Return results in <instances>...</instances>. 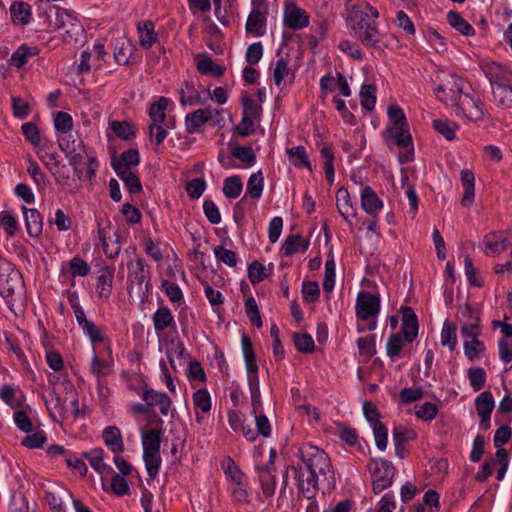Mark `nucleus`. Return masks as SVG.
<instances>
[{
    "label": "nucleus",
    "instance_id": "obj_1",
    "mask_svg": "<svg viewBox=\"0 0 512 512\" xmlns=\"http://www.w3.org/2000/svg\"><path fill=\"white\" fill-rule=\"evenodd\" d=\"M302 464L293 467L299 492L312 499L322 484L327 489L335 486V475L328 455L316 446L305 444L299 448Z\"/></svg>",
    "mask_w": 512,
    "mask_h": 512
},
{
    "label": "nucleus",
    "instance_id": "obj_2",
    "mask_svg": "<svg viewBox=\"0 0 512 512\" xmlns=\"http://www.w3.org/2000/svg\"><path fill=\"white\" fill-rule=\"evenodd\" d=\"M46 13L49 30L59 31L65 42H77L82 26L74 14L56 5L49 6Z\"/></svg>",
    "mask_w": 512,
    "mask_h": 512
},
{
    "label": "nucleus",
    "instance_id": "obj_3",
    "mask_svg": "<svg viewBox=\"0 0 512 512\" xmlns=\"http://www.w3.org/2000/svg\"><path fill=\"white\" fill-rule=\"evenodd\" d=\"M368 469L373 477L374 493H381L392 484L395 469L390 462L371 459L368 463Z\"/></svg>",
    "mask_w": 512,
    "mask_h": 512
},
{
    "label": "nucleus",
    "instance_id": "obj_4",
    "mask_svg": "<svg viewBox=\"0 0 512 512\" xmlns=\"http://www.w3.org/2000/svg\"><path fill=\"white\" fill-rule=\"evenodd\" d=\"M355 309L359 319L369 320L378 315L380 311V300L374 294L360 292L357 295Z\"/></svg>",
    "mask_w": 512,
    "mask_h": 512
},
{
    "label": "nucleus",
    "instance_id": "obj_5",
    "mask_svg": "<svg viewBox=\"0 0 512 512\" xmlns=\"http://www.w3.org/2000/svg\"><path fill=\"white\" fill-rule=\"evenodd\" d=\"M482 334V327L461 332L463 338V346L465 356L470 360L474 361L479 358L486 350V346L483 341L479 339Z\"/></svg>",
    "mask_w": 512,
    "mask_h": 512
},
{
    "label": "nucleus",
    "instance_id": "obj_6",
    "mask_svg": "<svg viewBox=\"0 0 512 512\" xmlns=\"http://www.w3.org/2000/svg\"><path fill=\"white\" fill-rule=\"evenodd\" d=\"M357 27L354 26L355 34L363 45L372 47L380 42L379 32L375 25L366 22L363 13H356L354 16Z\"/></svg>",
    "mask_w": 512,
    "mask_h": 512
},
{
    "label": "nucleus",
    "instance_id": "obj_7",
    "mask_svg": "<svg viewBox=\"0 0 512 512\" xmlns=\"http://www.w3.org/2000/svg\"><path fill=\"white\" fill-rule=\"evenodd\" d=\"M59 146L66 156L70 158V164L77 170V166L82 162V154L84 153L82 140L77 135L69 134L67 137L59 139Z\"/></svg>",
    "mask_w": 512,
    "mask_h": 512
},
{
    "label": "nucleus",
    "instance_id": "obj_8",
    "mask_svg": "<svg viewBox=\"0 0 512 512\" xmlns=\"http://www.w3.org/2000/svg\"><path fill=\"white\" fill-rule=\"evenodd\" d=\"M459 107L463 114L471 121H480L486 115L484 102L469 94L459 95Z\"/></svg>",
    "mask_w": 512,
    "mask_h": 512
},
{
    "label": "nucleus",
    "instance_id": "obj_9",
    "mask_svg": "<svg viewBox=\"0 0 512 512\" xmlns=\"http://www.w3.org/2000/svg\"><path fill=\"white\" fill-rule=\"evenodd\" d=\"M495 406V401L490 391L481 392L475 399V408L480 417L479 426L481 429L490 428V417Z\"/></svg>",
    "mask_w": 512,
    "mask_h": 512
},
{
    "label": "nucleus",
    "instance_id": "obj_10",
    "mask_svg": "<svg viewBox=\"0 0 512 512\" xmlns=\"http://www.w3.org/2000/svg\"><path fill=\"white\" fill-rule=\"evenodd\" d=\"M284 24L292 30H300L309 25V16L302 8L289 3L284 9Z\"/></svg>",
    "mask_w": 512,
    "mask_h": 512
},
{
    "label": "nucleus",
    "instance_id": "obj_11",
    "mask_svg": "<svg viewBox=\"0 0 512 512\" xmlns=\"http://www.w3.org/2000/svg\"><path fill=\"white\" fill-rule=\"evenodd\" d=\"M266 31V12L261 4H255L246 22V32L254 36H263Z\"/></svg>",
    "mask_w": 512,
    "mask_h": 512
},
{
    "label": "nucleus",
    "instance_id": "obj_12",
    "mask_svg": "<svg viewBox=\"0 0 512 512\" xmlns=\"http://www.w3.org/2000/svg\"><path fill=\"white\" fill-rule=\"evenodd\" d=\"M484 244L487 249L486 255H498L512 245V237L504 232H491L485 236Z\"/></svg>",
    "mask_w": 512,
    "mask_h": 512
},
{
    "label": "nucleus",
    "instance_id": "obj_13",
    "mask_svg": "<svg viewBox=\"0 0 512 512\" xmlns=\"http://www.w3.org/2000/svg\"><path fill=\"white\" fill-rule=\"evenodd\" d=\"M480 68L489 80L491 88L508 82L509 72L501 64L493 61H482Z\"/></svg>",
    "mask_w": 512,
    "mask_h": 512
},
{
    "label": "nucleus",
    "instance_id": "obj_14",
    "mask_svg": "<svg viewBox=\"0 0 512 512\" xmlns=\"http://www.w3.org/2000/svg\"><path fill=\"white\" fill-rule=\"evenodd\" d=\"M213 111L211 108L197 109L185 117V127L189 134L199 132L202 127L212 119Z\"/></svg>",
    "mask_w": 512,
    "mask_h": 512
},
{
    "label": "nucleus",
    "instance_id": "obj_15",
    "mask_svg": "<svg viewBox=\"0 0 512 512\" xmlns=\"http://www.w3.org/2000/svg\"><path fill=\"white\" fill-rule=\"evenodd\" d=\"M458 321L460 322V332L482 327L479 313L469 304L460 307Z\"/></svg>",
    "mask_w": 512,
    "mask_h": 512
},
{
    "label": "nucleus",
    "instance_id": "obj_16",
    "mask_svg": "<svg viewBox=\"0 0 512 512\" xmlns=\"http://www.w3.org/2000/svg\"><path fill=\"white\" fill-rule=\"evenodd\" d=\"M401 331L408 342H412L418 335V321L411 307L402 308Z\"/></svg>",
    "mask_w": 512,
    "mask_h": 512
},
{
    "label": "nucleus",
    "instance_id": "obj_17",
    "mask_svg": "<svg viewBox=\"0 0 512 512\" xmlns=\"http://www.w3.org/2000/svg\"><path fill=\"white\" fill-rule=\"evenodd\" d=\"M228 422L230 427L235 431H241L243 436L249 441H255L258 433L252 428L251 424H246L243 416L236 411H229Z\"/></svg>",
    "mask_w": 512,
    "mask_h": 512
},
{
    "label": "nucleus",
    "instance_id": "obj_18",
    "mask_svg": "<svg viewBox=\"0 0 512 512\" xmlns=\"http://www.w3.org/2000/svg\"><path fill=\"white\" fill-rule=\"evenodd\" d=\"M142 398L147 406H158L161 414L168 415L172 402L167 394L147 389L143 392Z\"/></svg>",
    "mask_w": 512,
    "mask_h": 512
},
{
    "label": "nucleus",
    "instance_id": "obj_19",
    "mask_svg": "<svg viewBox=\"0 0 512 512\" xmlns=\"http://www.w3.org/2000/svg\"><path fill=\"white\" fill-rule=\"evenodd\" d=\"M114 277V270L108 266L99 269L97 277L96 290L97 294L102 299H108L112 292V283Z\"/></svg>",
    "mask_w": 512,
    "mask_h": 512
},
{
    "label": "nucleus",
    "instance_id": "obj_20",
    "mask_svg": "<svg viewBox=\"0 0 512 512\" xmlns=\"http://www.w3.org/2000/svg\"><path fill=\"white\" fill-rule=\"evenodd\" d=\"M23 214L27 233L32 237H38L43 230V220L40 212L37 209H30L23 207Z\"/></svg>",
    "mask_w": 512,
    "mask_h": 512
},
{
    "label": "nucleus",
    "instance_id": "obj_21",
    "mask_svg": "<svg viewBox=\"0 0 512 512\" xmlns=\"http://www.w3.org/2000/svg\"><path fill=\"white\" fill-rule=\"evenodd\" d=\"M361 207L369 215H376L383 207L382 200L370 186H365L361 192Z\"/></svg>",
    "mask_w": 512,
    "mask_h": 512
},
{
    "label": "nucleus",
    "instance_id": "obj_22",
    "mask_svg": "<svg viewBox=\"0 0 512 512\" xmlns=\"http://www.w3.org/2000/svg\"><path fill=\"white\" fill-rule=\"evenodd\" d=\"M192 401L194 405V410L196 414V418L198 421H201L200 412L203 414H208L212 408V400L210 393L207 389H198L192 395Z\"/></svg>",
    "mask_w": 512,
    "mask_h": 512
},
{
    "label": "nucleus",
    "instance_id": "obj_23",
    "mask_svg": "<svg viewBox=\"0 0 512 512\" xmlns=\"http://www.w3.org/2000/svg\"><path fill=\"white\" fill-rule=\"evenodd\" d=\"M103 441L105 445L114 453H121L124 451V443L122 440L120 430L115 426H108L104 429Z\"/></svg>",
    "mask_w": 512,
    "mask_h": 512
},
{
    "label": "nucleus",
    "instance_id": "obj_24",
    "mask_svg": "<svg viewBox=\"0 0 512 512\" xmlns=\"http://www.w3.org/2000/svg\"><path fill=\"white\" fill-rule=\"evenodd\" d=\"M461 182L464 187V195L461 203L463 206H469L473 203L475 197V177L470 169H463L460 173Z\"/></svg>",
    "mask_w": 512,
    "mask_h": 512
},
{
    "label": "nucleus",
    "instance_id": "obj_25",
    "mask_svg": "<svg viewBox=\"0 0 512 512\" xmlns=\"http://www.w3.org/2000/svg\"><path fill=\"white\" fill-rule=\"evenodd\" d=\"M35 148L37 156L49 171L59 164V155L57 152L51 150V144L48 141H43V143Z\"/></svg>",
    "mask_w": 512,
    "mask_h": 512
},
{
    "label": "nucleus",
    "instance_id": "obj_26",
    "mask_svg": "<svg viewBox=\"0 0 512 512\" xmlns=\"http://www.w3.org/2000/svg\"><path fill=\"white\" fill-rule=\"evenodd\" d=\"M336 205L339 213L346 221L349 222V217L356 215L350 194L346 188L338 189L336 193Z\"/></svg>",
    "mask_w": 512,
    "mask_h": 512
},
{
    "label": "nucleus",
    "instance_id": "obj_27",
    "mask_svg": "<svg viewBox=\"0 0 512 512\" xmlns=\"http://www.w3.org/2000/svg\"><path fill=\"white\" fill-rule=\"evenodd\" d=\"M494 101L503 109L512 108V85L507 82L492 87Z\"/></svg>",
    "mask_w": 512,
    "mask_h": 512
},
{
    "label": "nucleus",
    "instance_id": "obj_28",
    "mask_svg": "<svg viewBox=\"0 0 512 512\" xmlns=\"http://www.w3.org/2000/svg\"><path fill=\"white\" fill-rule=\"evenodd\" d=\"M162 429H150L142 434L143 453H160Z\"/></svg>",
    "mask_w": 512,
    "mask_h": 512
},
{
    "label": "nucleus",
    "instance_id": "obj_29",
    "mask_svg": "<svg viewBox=\"0 0 512 512\" xmlns=\"http://www.w3.org/2000/svg\"><path fill=\"white\" fill-rule=\"evenodd\" d=\"M84 456L89 461L90 466L99 474L107 476L112 471V468L104 463V451L101 448L93 449L85 453Z\"/></svg>",
    "mask_w": 512,
    "mask_h": 512
},
{
    "label": "nucleus",
    "instance_id": "obj_30",
    "mask_svg": "<svg viewBox=\"0 0 512 512\" xmlns=\"http://www.w3.org/2000/svg\"><path fill=\"white\" fill-rule=\"evenodd\" d=\"M11 19L16 25H27L31 18V7L25 2H14L10 6Z\"/></svg>",
    "mask_w": 512,
    "mask_h": 512
},
{
    "label": "nucleus",
    "instance_id": "obj_31",
    "mask_svg": "<svg viewBox=\"0 0 512 512\" xmlns=\"http://www.w3.org/2000/svg\"><path fill=\"white\" fill-rule=\"evenodd\" d=\"M387 132L398 147L412 149V137L407 126H389Z\"/></svg>",
    "mask_w": 512,
    "mask_h": 512
},
{
    "label": "nucleus",
    "instance_id": "obj_32",
    "mask_svg": "<svg viewBox=\"0 0 512 512\" xmlns=\"http://www.w3.org/2000/svg\"><path fill=\"white\" fill-rule=\"evenodd\" d=\"M140 162V156L137 149H129L124 151L119 159L113 163L115 172H120L121 169L132 170Z\"/></svg>",
    "mask_w": 512,
    "mask_h": 512
},
{
    "label": "nucleus",
    "instance_id": "obj_33",
    "mask_svg": "<svg viewBox=\"0 0 512 512\" xmlns=\"http://www.w3.org/2000/svg\"><path fill=\"white\" fill-rule=\"evenodd\" d=\"M259 482L265 498L274 495L276 489V476L267 467L259 468Z\"/></svg>",
    "mask_w": 512,
    "mask_h": 512
},
{
    "label": "nucleus",
    "instance_id": "obj_34",
    "mask_svg": "<svg viewBox=\"0 0 512 512\" xmlns=\"http://www.w3.org/2000/svg\"><path fill=\"white\" fill-rule=\"evenodd\" d=\"M139 42L142 48L149 49L157 40V34L154 31V24L151 21H145L138 25Z\"/></svg>",
    "mask_w": 512,
    "mask_h": 512
},
{
    "label": "nucleus",
    "instance_id": "obj_35",
    "mask_svg": "<svg viewBox=\"0 0 512 512\" xmlns=\"http://www.w3.org/2000/svg\"><path fill=\"white\" fill-rule=\"evenodd\" d=\"M201 102L200 93L193 82H184L180 88V103L182 105H196Z\"/></svg>",
    "mask_w": 512,
    "mask_h": 512
},
{
    "label": "nucleus",
    "instance_id": "obj_36",
    "mask_svg": "<svg viewBox=\"0 0 512 512\" xmlns=\"http://www.w3.org/2000/svg\"><path fill=\"white\" fill-rule=\"evenodd\" d=\"M293 79V73L288 67V60L279 58L273 69V80L277 86L285 84L287 80Z\"/></svg>",
    "mask_w": 512,
    "mask_h": 512
},
{
    "label": "nucleus",
    "instance_id": "obj_37",
    "mask_svg": "<svg viewBox=\"0 0 512 512\" xmlns=\"http://www.w3.org/2000/svg\"><path fill=\"white\" fill-rule=\"evenodd\" d=\"M448 23L465 36H472L475 34V29L458 13L450 11L447 14Z\"/></svg>",
    "mask_w": 512,
    "mask_h": 512
},
{
    "label": "nucleus",
    "instance_id": "obj_38",
    "mask_svg": "<svg viewBox=\"0 0 512 512\" xmlns=\"http://www.w3.org/2000/svg\"><path fill=\"white\" fill-rule=\"evenodd\" d=\"M153 323L156 331H163L172 326L175 322L169 308L160 307L153 315Z\"/></svg>",
    "mask_w": 512,
    "mask_h": 512
},
{
    "label": "nucleus",
    "instance_id": "obj_39",
    "mask_svg": "<svg viewBox=\"0 0 512 512\" xmlns=\"http://www.w3.org/2000/svg\"><path fill=\"white\" fill-rule=\"evenodd\" d=\"M169 100L165 97L159 98L156 102L152 103L149 108V117L151 123H165L166 121V109Z\"/></svg>",
    "mask_w": 512,
    "mask_h": 512
},
{
    "label": "nucleus",
    "instance_id": "obj_40",
    "mask_svg": "<svg viewBox=\"0 0 512 512\" xmlns=\"http://www.w3.org/2000/svg\"><path fill=\"white\" fill-rule=\"evenodd\" d=\"M307 248L308 241L304 240L299 234L288 236L282 247L286 256L293 255L298 251H305Z\"/></svg>",
    "mask_w": 512,
    "mask_h": 512
},
{
    "label": "nucleus",
    "instance_id": "obj_41",
    "mask_svg": "<svg viewBox=\"0 0 512 512\" xmlns=\"http://www.w3.org/2000/svg\"><path fill=\"white\" fill-rule=\"evenodd\" d=\"M118 177L124 182L130 193L137 194L142 191V184L139 177L133 170H125L120 168V172H116Z\"/></svg>",
    "mask_w": 512,
    "mask_h": 512
},
{
    "label": "nucleus",
    "instance_id": "obj_42",
    "mask_svg": "<svg viewBox=\"0 0 512 512\" xmlns=\"http://www.w3.org/2000/svg\"><path fill=\"white\" fill-rule=\"evenodd\" d=\"M264 188V177L261 171L250 175L247 183L246 192L253 199H259Z\"/></svg>",
    "mask_w": 512,
    "mask_h": 512
},
{
    "label": "nucleus",
    "instance_id": "obj_43",
    "mask_svg": "<svg viewBox=\"0 0 512 512\" xmlns=\"http://www.w3.org/2000/svg\"><path fill=\"white\" fill-rule=\"evenodd\" d=\"M290 162L295 167H306L311 170L310 161L304 146H296L287 150Z\"/></svg>",
    "mask_w": 512,
    "mask_h": 512
},
{
    "label": "nucleus",
    "instance_id": "obj_44",
    "mask_svg": "<svg viewBox=\"0 0 512 512\" xmlns=\"http://www.w3.org/2000/svg\"><path fill=\"white\" fill-rule=\"evenodd\" d=\"M37 53L38 49L36 47L22 45L12 54L10 62L13 66L20 68L27 63L29 57Z\"/></svg>",
    "mask_w": 512,
    "mask_h": 512
},
{
    "label": "nucleus",
    "instance_id": "obj_45",
    "mask_svg": "<svg viewBox=\"0 0 512 512\" xmlns=\"http://www.w3.org/2000/svg\"><path fill=\"white\" fill-rule=\"evenodd\" d=\"M129 278L132 283H136L141 286L148 278V270L145 268L144 261L141 258H137L134 263L131 264Z\"/></svg>",
    "mask_w": 512,
    "mask_h": 512
},
{
    "label": "nucleus",
    "instance_id": "obj_46",
    "mask_svg": "<svg viewBox=\"0 0 512 512\" xmlns=\"http://www.w3.org/2000/svg\"><path fill=\"white\" fill-rule=\"evenodd\" d=\"M51 174L53 175L55 182L62 186L65 189L73 190L75 187L72 185V181L70 178V172L67 166L60 165V163L53 168L51 171Z\"/></svg>",
    "mask_w": 512,
    "mask_h": 512
},
{
    "label": "nucleus",
    "instance_id": "obj_47",
    "mask_svg": "<svg viewBox=\"0 0 512 512\" xmlns=\"http://www.w3.org/2000/svg\"><path fill=\"white\" fill-rule=\"evenodd\" d=\"M456 326L445 321L441 330V344L447 346L451 351L457 346Z\"/></svg>",
    "mask_w": 512,
    "mask_h": 512
},
{
    "label": "nucleus",
    "instance_id": "obj_48",
    "mask_svg": "<svg viewBox=\"0 0 512 512\" xmlns=\"http://www.w3.org/2000/svg\"><path fill=\"white\" fill-rule=\"evenodd\" d=\"M243 184L239 176H231L225 179L223 193L227 198L235 199L242 192Z\"/></svg>",
    "mask_w": 512,
    "mask_h": 512
},
{
    "label": "nucleus",
    "instance_id": "obj_49",
    "mask_svg": "<svg viewBox=\"0 0 512 512\" xmlns=\"http://www.w3.org/2000/svg\"><path fill=\"white\" fill-rule=\"evenodd\" d=\"M361 106L371 111L376 104V87L372 84L363 85L360 91Z\"/></svg>",
    "mask_w": 512,
    "mask_h": 512
},
{
    "label": "nucleus",
    "instance_id": "obj_50",
    "mask_svg": "<svg viewBox=\"0 0 512 512\" xmlns=\"http://www.w3.org/2000/svg\"><path fill=\"white\" fill-rule=\"evenodd\" d=\"M131 56V45L127 39L121 38L114 50V59L119 65L128 63Z\"/></svg>",
    "mask_w": 512,
    "mask_h": 512
},
{
    "label": "nucleus",
    "instance_id": "obj_51",
    "mask_svg": "<svg viewBox=\"0 0 512 512\" xmlns=\"http://www.w3.org/2000/svg\"><path fill=\"white\" fill-rule=\"evenodd\" d=\"M468 379L474 391L481 390L486 383V372L481 367H471L468 370Z\"/></svg>",
    "mask_w": 512,
    "mask_h": 512
},
{
    "label": "nucleus",
    "instance_id": "obj_52",
    "mask_svg": "<svg viewBox=\"0 0 512 512\" xmlns=\"http://www.w3.org/2000/svg\"><path fill=\"white\" fill-rule=\"evenodd\" d=\"M404 341L399 334H393L389 337L386 345L387 355L394 362L400 357Z\"/></svg>",
    "mask_w": 512,
    "mask_h": 512
},
{
    "label": "nucleus",
    "instance_id": "obj_53",
    "mask_svg": "<svg viewBox=\"0 0 512 512\" xmlns=\"http://www.w3.org/2000/svg\"><path fill=\"white\" fill-rule=\"evenodd\" d=\"M433 128L447 140H453L458 125L452 121L436 119L433 121Z\"/></svg>",
    "mask_w": 512,
    "mask_h": 512
},
{
    "label": "nucleus",
    "instance_id": "obj_54",
    "mask_svg": "<svg viewBox=\"0 0 512 512\" xmlns=\"http://www.w3.org/2000/svg\"><path fill=\"white\" fill-rule=\"evenodd\" d=\"M27 172L39 190H43L46 187L47 177L34 160H29Z\"/></svg>",
    "mask_w": 512,
    "mask_h": 512
},
{
    "label": "nucleus",
    "instance_id": "obj_55",
    "mask_svg": "<svg viewBox=\"0 0 512 512\" xmlns=\"http://www.w3.org/2000/svg\"><path fill=\"white\" fill-rule=\"evenodd\" d=\"M143 458L149 477L154 479L159 472L162 462L160 453H143Z\"/></svg>",
    "mask_w": 512,
    "mask_h": 512
},
{
    "label": "nucleus",
    "instance_id": "obj_56",
    "mask_svg": "<svg viewBox=\"0 0 512 512\" xmlns=\"http://www.w3.org/2000/svg\"><path fill=\"white\" fill-rule=\"evenodd\" d=\"M415 414L421 420L431 421L437 416L438 407L434 403L425 402L415 406Z\"/></svg>",
    "mask_w": 512,
    "mask_h": 512
},
{
    "label": "nucleus",
    "instance_id": "obj_57",
    "mask_svg": "<svg viewBox=\"0 0 512 512\" xmlns=\"http://www.w3.org/2000/svg\"><path fill=\"white\" fill-rule=\"evenodd\" d=\"M197 68L202 74L221 76L224 73V69L208 57H203L200 59L197 63Z\"/></svg>",
    "mask_w": 512,
    "mask_h": 512
},
{
    "label": "nucleus",
    "instance_id": "obj_58",
    "mask_svg": "<svg viewBox=\"0 0 512 512\" xmlns=\"http://www.w3.org/2000/svg\"><path fill=\"white\" fill-rule=\"evenodd\" d=\"M249 389L251 393V401L253 405V412L257 413V407L261 405V395L258 374L248 375Z\"/></svg>",
    "mask_w": 512,
    "mask_h": 512
},
{
    "label": "nucleus",
    "instance_id": "obj_59",
    "mask_svg": "<svg viewBox=\"0 0 512 512\" xmlns=\"http://www.w3.org/2000/svg\"><path fill=\"white\" fill-rule=\"evenodd\" d=\"M416 437V433L404 426H397L393 430V440L395 443L396 453H399V447L407 440Z\"/></svg>",
    "mask_w": 512,
    "mask_h": 512
},
{
    "label": "nucleus",
    "instance_id": "obj_60",
    "mask_svg": "<svg viewBox=\"0 0 512 512\" xmlns=\"http://www.w3.org/2000/svg\"><path fill=\"white\" fill-rule=\"evenodd\" d=\"M376 446L384 451L388 445V429L382 422H376L372 425Z\"/></svg>",
    "mask_w": 512,
    "mask_h": 512
},
{
    "label": "nucleus",
    "instance_id": "obj_61",
    "mask_svg": "<svg viewBox=\"0 0 512 512\" xmlns=\"http://www.w3.org/2000/svg\"><path fill=\"white\" fill-rule=\"evenodd\" d=\"M54 125L59 133L66 134L73 128V119L66 112H58L54 120Z\"/></svg>",
    "mask_w": 512,
    "mask_h": 512
},
{
    "label": "nucleus",
    "instance_id": "obj_62",
    "mask_svg": "<svg viewBox=\"0 0 512 512\" xmlns=\"http://www.w3.org/2000/svg\"><path fill=\"white\" fill-rule=\"evenodd\" d=\"M0 226L9 236H13L18 230V221L12 213L4 211L0 213Z\"/></svg>",
    "mask_w": 512,
    "mask_h": 512
},
{
    "label": "nucleus",
    "instance_id": "obj_63",
    "mask_svg": "<svg viewBox=\"0 0 512 512\" xmlns=\"http://www.w3.org/2000/svg\"><path fill=\"white\" fill-rule=\"evenodd\" d=\"M111 128L113 132L123 140H130L135 136L132 126L127 122L113 121Z\"/></svg>",
    "mask_w": 512,
    "mask_h": 512
},
{
    "label": "nucleus",
    "instance_id": "obj_64",
    "mask_svg": "<svg viewBox=\"0 0 512 512\" xmlns=\"http://www.w3.org/2000/svg\"><path fill=\"white\" fill-rule=\"evenodd\" d=\"M302 294L305 301L314 303L320 295V288L315 281H304L302 284Z\"/></svg>",
    "mask_w": 512,
    "mask_h": 512
}]
</instances>
